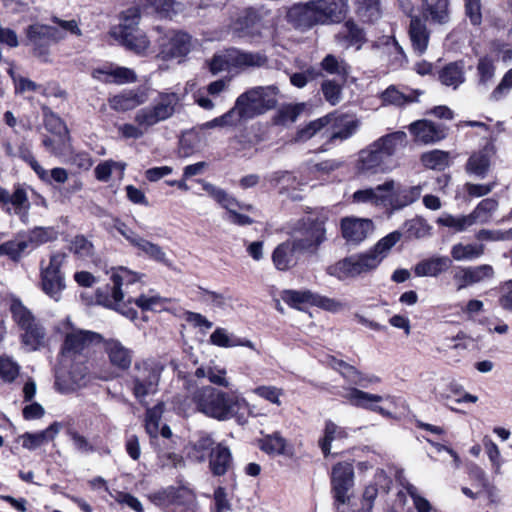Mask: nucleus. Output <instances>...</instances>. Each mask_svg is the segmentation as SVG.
<instances>
[{
	"mask_svg": "<svg viewBox=\"0 0 512 512\" xmlns=\"http://www.w3.org/2000/svg\"><path fill=\"white\" fill-rule=\"evenodd\" d=\"M347 9V0H310L292 5L286 19L295 28L308 30L316 25L339 23Z\"/></svg>",
	"mask_w": 512,
	"mask_h": 512,
	"instance_id": "1",
	"label": "nucleus"
},
{
	"mask_svg": "<svg viewBox=\"0 0 512 512\" xmlns=\"http://www.w3.org/2000/svg\"><path fill=\"white\" fill-rule=\"evenodd\" d=\"M181 101L176 92H160L150 106L141 108L134 116V124H123L118 131L126 139H139L145 130L171 118Z\"/></svg>",
	"mask_w": 512,
	"mask_h": 512,
	"instance_id": "2",
	"label": "nucleus"
},
{
	"mask_svg": "<svg viewBox=\"0 0 512 512\" xmlns=\"http://www.w3.org/2000/svg\"><path fill=\"white\" fill-rule=\"evenodd\" d=\"M197 409L219 421L239 418V412L247 407V401L236 393H227L212 386H204L194 393Z\"/></svg>",
	"mask_w": 512,
	"mask_h": 512,
	"instance_id": "3",
	"label": "nucleus"
},
{
	"mask_svg": "<svg viewBox=\"0 0 512 512\" xmlns=\"http://www.w3.org/2000/svg\"><path fill=\"white\" fill-rule=\"evenodd\" d=\"M139 276L124 267H119L112 270L111 281L113 286L98 289L96 296L97 301L105 307L113 308L119 311L125 317L134 320L137 318V311L133 308H126L123 302L124 293L121 289L122 286H129L136 283Z\"/></svg>",
	"mask_w": 512,
	"mask_h": 512,
	"instance_id": "4",
	"label": "nucleus"
},
{
	"mask_svg": "<svg viewBox=\"0 0 512 512\" xmlns=\"http://www.w3.org/2000/svg\"><path fill=\"white\" fill-rule=\"evenodd\" d=\"M163 369V365L154 359L135 362L129 375L130 388L140 403H143L147 396L157 393Z\"/></svg>",
	"mask_w": 512,
	"mask_h": 512,
	"instance_id": "5",
	"label": "nucleus"
},
{
	"mask_svg": "<svg viewBox=\"0 0 512 512\" xmlns=\"http://www.w3.org/2000/svg\"><path fill=\"white\" fill-rule=\"evenodd\" d=\"M279 91L276 86L254 87L242 93L235 102L240 119H251L273 109Z\"/></svg>",
	"mask_w": 512,
	"mask_h": 512,
	"instance_id": "6",
	"label": "nucleus"
},
{
	"mask_svg": "<svg viewBox=\"0 0 512 512\" xmlns=\"http://www.w3.org/2000/svg\"><path fill=\"white\" fill-rule=\"evenodd\" d=\"M267 59L259 53L244 52L238 49H227L216 53L206 64L212 75L233 70H245L248 68L261 67Z\"/></svg>",
	"mask_w": 512,
	"mask_h": 512,
	"instance_id": "7",
	"label": "nucleus"
},
{
	"mask_svg": "<svg viewBox=\"0 0 512 512\" xmlns=\"http://www.w3.org/2000/svg\"><path fill=\"white\" fill-rule=\"evenodd\" d=\"M60 330L65 336L62 347V354L65 357L72 358L82 355L93 344L100 343L103 340L102 336L98 333L74 327L70 319H66L61 323Z\"/></svg>",
	"mask_w": 512,
	"mask_h": 512,
	"instance_id": "8",
	"label": "nucleus"
},
{
	"mask_svg": "<svg viewBox=\"0 0 512 512\" xmlns=\"http://www.w3.org/2000/svg\"><path fill=\"white\" fill-rule=\"evenodd\" d=\"M67 255L57 252L51 255L49 264H41V288L42 291L55 301H59L65 289L64 276L60 268L64 264Z\"/></svg>",
	"mask_w": 512,
	"mask_h": 512,
	"instance_id": "9",
	"label": "nucleus"
},
{
	"mask_svg": "<svg viewBox=\"0 0 512 512\" xmlns=\"http://www.w3.org/2000/svg\"><path fill=\"white\" fill-rule=\"evenodd\" d=\"M159 37L157 44L159 48L158 56L163 60L183 57L191 49V37L186 32L178 30L163 31L157 27Z\"/></svg>",
	"mask_w": 512,
	"mask_h": 512,
	"instance_id": "10",
	"label": "nucleus"
},
{
	"mask_svg": "<svg viewBox=\"0 0 512 512\" xmlns=\"http://www.w3.org/2000/svg\"><path fill=\"white\" fill-rule=\"evenodd\" d=\"M137 9H130L125 12L123 22L119 25V34L122 43L129 50L138 55H145L150 47V41L141 31H133V27L138 25Z\"/></svg>",
	"mask_w": 512,
	"mask_h": 512,
	"instance_id": "11",
	"label": "nucleus"
},
{
	"mask_svg": "<svg viewBox=\"0 0 512 512\" xmlns=\"http://www.w3.org/2000/svg\"><path fill=\"white\" fill-rule=\"evenodd\" d=\"M229 31L234 37L254 40L261 34V23L253 8L235 10L231 14Z\"/></svg>",
	"mask_w": 512,
	"mask_h": 512,
	"instance_id": "12",
	"label": "nucleus"
},
{
	"mask_svg": "<svg viewBox=\"0 0 512 512\" xmlns=\"http://www.w3.org/2000/svg\"><path fill=\"white\" fill-rule=\"evenodd\" d=\"M354 469L347 462L337 463L332 468L331 485L335 501L345 504L349 500L348 492L354 484Z\"/></svg>",
	"mask_w": 512,
	"mask_h": 512,
	"instance_id": "13",
	"label": "nucleus"
},
{
	"mask_svg": "<svg viewBox=\"0 0 512 512\" xmlns=\"http://www.w3.org/2000/svg\"><path fill=\"white\" fill-rule=\"evenodd\" d=\"M298 232L294 240L305 245L304 252H314L325 240L324 220L308 217L299 224Z\"/></svg>",
	"mask_w": 512,
	"mask_h": 512,
	"instance_id": "14",
	"label": "nucleus"
},
{
	"mask_svg": "<svg viewBox=\"0 0 512 512\" xmlns=\"http://www.w3.org/2000/svg\"><path fill=\"white\" fill-rule=\"evenodd\" d=\"M371 49L375 56L387 62V64L393 68L401 67L406 62V55L402 47L396 39L391 36L378 38L372 43Z\"/></svg>",
	"mask_w": 512,
	"mask_h": 512,
	"instance_id": "15",
	"label": "nucleus"
},
{
	"mask_svg": "<svg viewBox=\"0 0 512 512\" xmlns=\"http://www.w3.org/2000/svg\"><path fill=\"white\" fill-rule=\"evenodd\" d=\"M0 205L9 214L14 213L23 220L28 217L30 202L25 188L21 185H16L13 193L0 186Z\"/></svg>",
	"mask_w": 512,
	"mask_h": 512,
	"instance_id": "16",
	"label": "nucleus"
},
{
	"mask_svg": "<svg viewBox=\"0 0 512 512\" xmlns=\"http://www.w3.org/2000/svg\"><path fill=\"white\" fill-rule=\"evenodd\" d=\"M357 169L365 174H377L389 171L388 159L374 142L359 152Z\"/></svg>",
	"mask_w": 512,
	"mask_h": 512,
	"instance_id": "17",
	"label": "nucleus"
},
{
	"mask_svg": "<svg viewBox=\"0 0 512 512\" xmlns=\"http://www.w3.org/2000/svg\"><path fill=\"white\" fill-rule=\"evenodd\" d=\"M304 244L289 239L279 244L272 253V261L278 270L286 271L298 262V254L303 253Z\"/></svg>",
	"mask_w": 512,
	"mask_h": 512,
	"instance_id": "18",
	"label": "nucleus"
},
{
	"mask_svg": "<svg viewBox=\"0 0 512 512\" xmlns=\"http://www.w3.org/2000/svg\"><path fill=\"white\" fill-rule=\"evenodd\" d=\"M416 142L432 144L441 141L447 135L445 126L423 119L411 123L408 127Z\"/></svg>",
	"mask_w": 512,
	"mask_h": 512,
	"instance_id": "19",
	"label": "nucleus"
},
{
	"mask_svg": "<svg viewBox=\"0 0 512 512\" xmlns=\"http://www.w3.org/2000/svg\"><path fill=\"white\" fill-rule=\"evenodd\" d=\"M327 116L332 117L330 124H328L326 130L324 131L328 142L336 139H348L356 132L359 127L358 120L347 114H328Z\"/></svg>",
	"mask_w": 512,
	"mask_h": 512,
	"instance_id": "20",
	"label": "nucleus"
},
{
	"mask_svg": "<svg viewBox=\"0 0 512 512\" xmlns=\"http://www.w3.org/2000/svg\"><path fill=\"white\" fill-rule=\"evenodd\" d=\"M374 230L372 220L366 218L346 217L341 221L342 236L351 243H360Z\"/></svg>",
	"mask_w": 512,
	"mask_h": 512,
	"instance_id": "21",
	"label": "nucleus"
},
{
	"mask_svg": "<svg viewBox=\"0 0 512 512\" xmlns=\"http://www.w3.org/2000/svg\"><path fill=\"white\" fill-rule=\"evenodd\" d=\"M396 187L394 180H388L374 188L358 190L353 194V201L356 203H368L375 206L388 205L389 193Z\"/></svg>",
	"mask_w": 512,
	"mask_h": 512,
	"instance_id": "22",
	"label": "nucleus"
},
{
	"mask_svg": "<svg viewBox=\"0 0 512 512\" xmlns=\"http://www.w3.org/2000/svg\"><path fill=\"white\" fill-rule=\"evenodd\" d=\"M148 100L147 90L144 88L129 89L120 92L108 99L111 109L117 112L132 110Z\"/></svg>",
	"mask_w": 512,
	"mask_h": 512,
	"instance_id": "23",
	"label": "nucleus"
},
{
	"mask_svg": "<svg viewBox=\"0 0 512 512\" xmlns=\"http://www.w3.org/2000/svg\"><path fill=\"white\" fill-rule=\"evenodd\" d=\"M341 396L351 405L363 409L372 410L383 416H389L390 413L376 404L383 400L382 396L371 394L357 388H345Z\"/></svg>",
	"mask_w": 512,
	"mask_h": 512,
	"instance_id": "24",
	"label": "nucleus"
},
{
	"mask_svg": "<svg viewBox=\"0 0 512 512\" xmlns=\"http://www.w3.org/2000/svg\"><path fill=\"white\" fill-rule=\"evenodd\" d=\"M494 153V145L487 143L482 149L474 152L469 157L465 166L466 172L478 178H484L489 171L491 158Z\"/></svg>",
	"mask_w": 512,
	"mask_h": 512,
	"instance_id": "25",
	"label": "nucleus"
},
{
	"mask_svg": "<svg viewBox=\"0 0 512 512\" xmlns=\"http://www.w3.org/2000/svg\"><path fill=\"white\" fill-rule=\"evenodd\" d=\"M408 34L414 52L422 55L427 50L430 39L426 18L419 15L411 16Z\"/></svg>",
	"mask_w": 512,
	"mask_h": 512,
	"instance_id": "26",
	"label": "nucleus"
},
{
	"mask_svg": "<svg viewBox=\"0 0 512 512\" xmlns=\"http://www.w3.org/2000/svg\"><path fill=\"white\" fill-rule=\"evenodd\" d=\"M189 494L185 488L169 486L151 493L148 498L154 505L167 509L172 505H184Z\"/></svg>",
	"mask_w": 512,
	"mask_h": 512,
	"instance_id": "27",
	"label": "nucleus"
},
{
	"mask_svg": "<svg viewBox=\"0 0 512 512\" xmlns=\"http://www.w3.org/2000/svg\"><path fill=\"white\" fill-rule=\"evenodd\" d=\"M452 266V260L447 256H433L418 262L414 273L418 277H438L446 273Z\"/></svg>",
	"mask_w": 512,
	"mask_h": 512,
	"instance_id": "28",
	"label": "nucleus"
},
{
	"mask_svg": "<svg viewBox=\"0 0 512 512\" xmlns=\"http://www.w3.org/2000/svg\"><path fill=\"white\" fill-rule=\"evenodd\" d=\"M104 347L112 366L123 371L130 368L133 359L132 350L114 339L106 341Z\"/></svg>",
	"mask_w": 512,
	"mask_h": 512,
	"instance_id": "29",
	"label": "nucleus"
},
{
	"mask_svg": "<svg viewBox=\"0 0 512 512\" xmlns=\"http://www.w3.org/2000/svg\"><path fill=\"white\" fill-rule=\"evenodd\" d=\"M93 77L106 83L123 85L137 81V75L134 70L127 67H111L107 69H96L93 71Z\"/></svg>",
	"mask_w": 512,
	"mask_h": 512,
	"instance_id": "30",
	"label": "nucleus"
},
{
	"mask_svg": "<svg viewBox=\"0 0 512 512\" xmlns=\"http://www.w3.org/2000/svg\"><path fill=\"white\" fill-rule=\"evenodd\" d=\"M422 190L421 185L401 188L396 184L395 189L389 193L388 205L393 210H400L417 201Z\"/></svg>",
	"mask_w": 512,
	"mask_h": 512,
	"instance_id": "31",
	"label": "nucleus"
},
{
	"mask_svg": "<svg viewBox=\"0 0 512 512\" xmlns=\"http://www.w3.org/2000/svg\"><path fill=\"white\" fill-rule=\"evenodd\" d=\"M233 459L230 449L218 443L209 454V467L215 476H222L232 467Z\"/></svg>",
	"mask_w": 512,
	"mask_h": 512,
	"instance_id": "32",
	"label": "nucleus"
},
{
	"mask_svg": "<svg viewBox=\"0 0 512 512\" xmlns=\"http://www.w3.org/2000/svg\"><path fill=\"white\" fill-rule=\"evenodd\" d=\"M438 79L442 85L456 90L466 79L464 62L455 61L445 65L438 72Z\"/></svg>",
	"mask_w": 512,
	"mask_h": 512,
	"instance_id": "33",
	"label": "nucleus"
},
{
	"mask_svg": "<svg viewBox=\"0 0 512 512\" xmlns=\"http://www.w3.org/2000/svg\"><path fill=\"white\" fill-rule=\"evenodd\" d=\"M61 429L58 422L52 423L48 428L37 433H24L21 435L22 446L28 450H35L41 445L53 440Z\"/></svg>",
	"mask_w": 512,
	"mask_h": 512,
	"instance_id": "34",
	"label": "nucleus"
},
{
	"mask_svg": "<svg viewBox=\"0 0 512 512\" xmlns=\"http://www.w3.org/2000/svg\"><path fill=\"white\" fill-rule=\"evenodd\" d=\"M422 94L419 90L400 91L396 86L391 85L381 94V99L385 104L404 106L406 104L418 101L419 96Z\"/></svg>",
	"mask_w": 512,
	"mask_h": 512,
	"instance_id": "35",
	"label": "nucleus"
},
{
	"mask_svg": "<svg viewBox=\"0 0 512 512\" xmlns=\"http://www.w3.org/2000/svg\"><path fill=\"white\" fill-rule=\"evenodd\" d=\"M374 143L378 144V148L382 154H384V156L389 160L397 150L406 146L407 135L404 131H395L380 137L374 141Z\"/></svg>",
	"mask_w": 512,
	"mask_h": 512,
	"instance_id": "36",
	"label": "nucleus"
},
{
	"mask_svg": "<svg viewBox=\"0 0 512 512\" xmlns=\"http://www.w3.org/2000/svg\"><path fill=\"white\" fill-rule=\"evenodd\" d=\"M29 251L36 249L40 245L52 242L57 239L58 232L53 227H34L33 229L22 233Z\"/></svg>",
	"mask_w": 512,
	"mask_h": 512,
	"instance_id": "37",
	"label": "nucleus"
},
{
	"mask_svg": "<svg viewBox=\"0 0 512 512\" xmlns=\"http://www.w3.org/2000/svg\"><path fill=\"white\" fill-rule=\"evenodd\" d=\"M355 13L364 23H374L382 16L380 0H353Z\"/></svg>",
	"mask_w": 512,
	"mask_h": 512,
	"instance_id": "38",
	"label": "nucleus"
},
{
	"mask_svg": "<svg viewBox=\"0 0 512 512\" xmlns=\"http://www.w3.org/2000/svg\"><path fill=\"white\" fill-rule=\"evenodd\" d=\"M485 252V246L481 243H456L451 247L450 254L453 260L473 261L480 258Z\"/></svg>",
	"mask_w": 512,
	"mask_h": 512,
	"instance_id": "39",
	"label": "nucleus"
},
{
	"mask_svg": "<svg viewBox=\"0 0 512 512\" xmlns=\"http://www.w3.org/2000/svg\"><path fill=\"white\" fill-rule=\"evenodd\" d=\"M424 15L434 23L445 24L449 20V0H423Z\"/></svg>",
	"mask_w": 512,
	"mask_h": 512,
	"instance_id": "40",
	"label": "nucleus"
},
{
	"mask_svg": "<svg viewBox=\"0 0 512 512\" xmlns=\"http://www.w3.org/2000/svg\"><path fill=\"white\" fill-rule=\"evenodd\" d=\"M27 37L36 45L42 40L59 41L64 38V34L52 26L33 24L27 29Z\"/></svg>",
	"mask_w": 512,
	"mask_h": 512,
	"instance_id": "41",
	"label": "nucleus"
},
{
	"mask_svg": "<svg viewBox=\"0 0 512 512\" xmlns=\"http://www.w3.org/2000/svg\"><path fill=\"white\" fill-rule=\"evenodd\" d=\"M348 437L346 428L336 425L331 420L326 421L324 435L319 440V446L325 456H328L331 450V443L334 440H342Z\"/></svg>",
	"mask_w": 512,
	"mask_h": 512,
	"instance_id": "42",
	"label": "nucleus"
},
{
	"mask_svg": "<svg viewBox=\"0 0 512 512\" xmlns=\"http://www.w3.org/2000/svg\"><path fill=\"white\" fill-rule=\"evenodd\" d=\"M332 117L324 116L309 122L306 126L299 128L292 141L294 143H303L311 139L316 134L326 130L328 124H330Z\"/></svg>",
	"mask_w": 512,
	"mask_h": 512,
	"instance_id": "43",
	"label": "nucleus"
},
{
	"mask_svg": "<svg viewBox=\"0 0 512 512\" xmlns=\"http://www.w3.org/2000/svg\"><path fill=\"white\" fill-rule=\"evenodd\" d=\"M22 330V343L29 351H35L45 344V331L37 322Z\"/></svg>",
	"mask_w": 512,
	"mask_h": 512,
	"instance_id": "44",
	"label": "nucleus"
},
{
	"mask_svg": "<svg viewBox=\"0 0 512 512\" xmlns=\"http://www.w3.org/2000/svg\"><path fill=\"white\" fill-rule=\"evenodd\" d=\"M350 258L352 262V271L354 273V277L368 273L376 269L380 264V257L373 255L370 251L351 256Z\"/></svg>",
	"mask_w": 512,
	"mask_h": 512,
	"instance_id": "45",
	"label": "nucleus"
},
{
	"mask_svg": "<svg viewBox=\"0 0 512 512\" xmlns=\"http://www.w3.org/2000/svg\"><path fill=\"white\" fill-rule=\"evenodd\" d=\"M140 3L153 8L163 18L172 19L182 11V4L174 0H140Z\"/></svg>",
	"mask_w": 512,
	"mask_h": 512,
	"instance_id": "46",
	"label": "nucleus"
},
{
	"mask_svg": "<svg viewBox=\"0 0 512 512\" xmlns=\"http://www.w3.org/2000/svg\"><path fill=\"white\" fill-rule=\"evenodd\" d=\"M203 189L212 197L219 205L228 212L236 207H241L240 203L224 189L219 188L211 183L201 181Z\"/></svg>",
	"mask_w": 512,
	"mask_h": 512,
	"instance_id": "47",
	"label": "nucleus"
},
{
	"mask_svg": "<svg viewBox=\"0 0 512 512\" xmlns=\"http://www.w3.org/2000/svg\"><path fill=\"white\" fill-rule=\"evenodd\" d=\"M27 251L29 249L22 234L0 245V256H7L13 261H18Z\"/></svg>",
	"mask_w": 512,
	"mask_h": 512,
	"instance_id": "48",
	"label": "nucleus"
},
{
	"mask_svg": "<svg viewBox=\"0 0 512 512\" xmlns=\"http://www.w3.org/2000/svg\"><path fill=\"white\" fill-rule=\"evenodd\" d=\"M226 374V369L217 366H202L197 368L195 371V376L197 378L206 377L212 384L225 388L230 384Z\"/></svg>",
	"mask_w": 512,
	"mask_h": 512,
	"instance_id": "49",
	"label": "nucleus"
},
{
	"mask_svg": "<svg viewBox=\"0 0 512 512\" xmlns=\"http://www.w3.org/2000/svg\"><path fill=\"white\" fill-rule=\"evenodd\" d=\"M20 365L10 356H0V385L13 383L20 374Z\"/></svg>",
	"mask_w": 512,
	"mask_h": 512,
	"instance_id": "50",
	"label": "nucleus"
},
{
	"mask_svg": "<svg viewBox=\"0 0 512 512\" xmlns=\"http://www.w3.org/2000/svg\"><path fill=\"white\" fill-rule=\"evenodd\" d=\"M437 223L441 226L451 228L455 232H463L474 225L469 214L460 216L443 214L437 219Z\"/></svg>",
	"mask_w": 512,
	"mask_h": 512,
	"instance_id": "51",
	"label": "nucleus"
},
{
	"mask_svg": "<svg viewBox=\"0 0 512 512\" xmlns=\"http://www.w3.org/2000/svg\"><path fill=\"white\" fill-rule=\"evenodd\" d=\"M197 297L199 301L210 306L212 309H225L230 300L223 293L204 288L198 289Z\"/></svg>",
	"mask_w": 512,
	"mask_h": 512,
	"instance_id": "52",
	"label": "nucleus"
},
{
	"mask_svg": "<svg viewBox=\"0 0 512 512\" xmlns=\"http://www.w3.org/2000/svg\"><path fill=\"white\" fill-rule=\"evenodd\" d=\"M497 207V200L493 198H486L482 200L469 215L474 224L477 222L486 223L492 213L496 211Z\"/></svg>",
	"mask_w": 512,
	"mask_h": 512,
	"instance_id": "53",
	"label": "nucleus"
},
{
	"mask_svg": "<svg viewBox=\"0 0 512 512\" xmlns=\"http://www.w3.org/2000/svg\"><path fill=\"white\" fill-rule=\"evenodd\" d=\"M421 162L428 169L443 170L449 164V154L441 150H433L422 154Z\"/></svg>",
	"mask_w": 512,
	"mask_h": 512,
	"instance_id": "54",
	"label": "nucleus"
},
{
	"mask_svg": "<svg viewBox=\"0 0 512 512\" xmlns=\"http://www.w3.org/2000/svg\"><path fill=\"white\" fill-rule=\"evenodd\" d=\"M321 68L329 74L338 75L345 78L350 71L349 65L342 59L332 54H328L321 61Z\"/></svg>",
	"mask_w": 512,
	"mask_h": 512,
	"instance_id": "55",
	"label": "nucleus"
},
{
	"mask_svg": "<svg viewBox=\"0 0 512 512\" xmlns=\"http://www.w3.org/2000/svg\"><path fill=\"white\" fill-rule=\"evenodd\" d=\"M343 37L349 46H356L359 50L366 41L365 33L354 21L349 20L344 24Z\"/></svg>",
	"mask_w": 512,
	"mask_h": 512,
	"instance_id": "56",
	"label": "nucleus"
},
{
	"mask_svg": "<svg viewBox=\"0 0 512 512\" xmlns=\"http://www.w3.org/2000/svg\"><path fill=\"white\" fill-rule=\"evenodd\" d=\"M10 309L14 320L21 329L29 327L36 322L32 313L21 303V301L17 299L12 300Z\"/></svg>",
	"mask_w": 512,
	"mask_h": 512,
	"instance_id": "57",
	"label": "nucleus"
},
{
	"mask_svg": "<svg viewBox=\"0 0 512 512\" xmlns=\"http://www.w3.org/2000/svg\"><path fill=\"white\" fill-rule=\"evenodd\" d=\"M261 449L267 453L283 455L287 453V441L275 432L262 440Z\"/></svg>",
	"mask_w": 512,
	"mask_h": 512,
	"instance_id": "58",
	"label": "nucleus"
},
{
	"mask_svg": "<svg viewBox=\"0 0 512 512\" xmlns=\"http://www.w3.org/2000/svg\"><path fill=\"white\" fill-rule=\"evenodd\" d=\"M42 111L44 117V126L47 131H49L53 135L68 134L67 127L60 117H58L47 107H43Z\"/></svg>",
	"mask_w": 512,
	"mask_h": 512,
	"instance_id": "59",
	"label": "nucleus"
},
{
	"mask_svg": "<svg viewBox=\"0 0 512 512\" xmlns=\"http://www.w3.org/2000/svg\"><path fill=\"white\" fill-rule=\"evenodd\" d=\"M42 145L49 153L55 156H61L68 148L67 135L52 134V136H44L42 139Z\"/></svg>",
	"mask_w": 512,
	"mask_h": 512,
	"instance_id": "60",
	"label": "nucleus"
},
{
	"mask_svg": "<svg viewBox=\"0 0 512 512\" xmlns=\"http://www.w3.org/2000/svg\"><path fill=\"white\" fill-rule=\"evenodd\" d=\"M405 233L409 238H424L430 234L431 227L422 218L408 220L404 224Z\"/></svg>",
	"mask_w": 512,
	"mask_h": 512,
	"instance_id": "61",
	"label": "nucleus"
},
{
	"mask_svg": "<svg viewBox=\"0 0 512 512\" xmlns=\"http://www.w3.org/2000/svg\"><path fill=\"white\" fill-rule=\"evenodd\" d=\"M214 447L213 438L207 433H201L192 444L193 456L199 462H203L206 459V454L210 453Z\"/></svg>",
	"mask_w": 512,
	"mask_h": 512,
	"instance_id": "62",
	"label": "nucleus"
},
{
	"mask_svg": "<svg viewBox=\"0 0 512 512\" xmlns=\"http://www.w3.org/2000/svg\"><path fill=\"white\" fill-rule=\"evenodd\" d=\"M402 234L398 231H394L381 240L369 250L373 255L380 257V262L386 257L389 250L401 239Z\"/></svg>",
	"mask_w": 512,
	"mask_h": 512,
	"instance_id": "63",
	"label": "nucleus"
},
{
	"mask_svg": "<svg viewBox=\"0 0 512 512\" xmlns=\"http://www.w3.org/2000/svg\"><path fill=\"white\" fill-rule=\"evenodd\" d=\"M305 103L287 104L281 107L278 111V123L285 125L287 123L295 122L298 117L305 110Z\"/></svg>",
	"mask_w": 512,
	"mask_h": 512,
	"instance_id": "64",
	"label": "nucleus"
}]
</instances>
